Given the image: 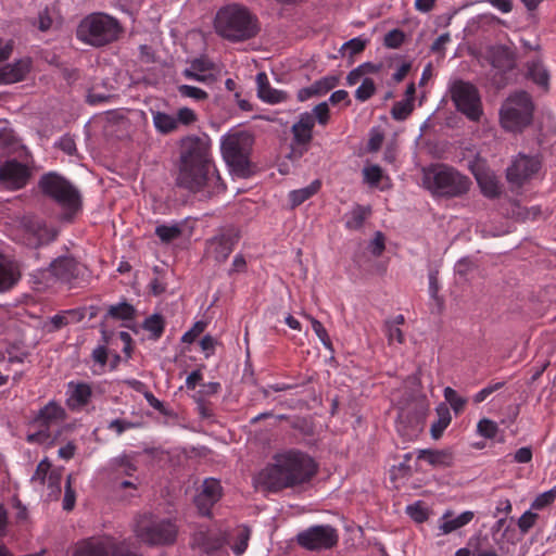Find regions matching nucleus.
I'll return each mask as SVG.
<instances>
[{"label":"nucleus","mask_w":556,"mask_h":556,"mask_svg":"<svg viewBox=\"0 0 556 556\" xmlns=\"http://www.w3.org/2000/svg\"><path fill=\"white\" fill-rule=\"evenodd\" d=\"M241 238L240 230L233 226L220 229L214 237L206 240L205 254L217 263H224Z\"/></svg>","instance_id":"obj_11"},{"label":"nucleus","mask_w":556,"mask_h":556,"mask_svg":"<svg viewBox=\"0 0 556 556\" xmlns=\"http://www.w3.org/2000/svg\"><path fill=\"white\" fill-rule=\"evenodd\" d=\"M182 233V228L179 224L174 225H159L155 228V235L159 237L162 243H170L178 239Z\"/></svg>","instance_id":"obj_38"},{"label":"nucleus","mask_w":556,"mask_h":556,"mask_svg":"<svg viewBox=\"0 0 556 556\" xmlns=\"http://www.w3.org/2000/svg\"><path fill=\"white\" fill-rule=\"evenodd\" d=\"M541 165L538 156L519 153L506 168V179L511 186L521 188L539 173Z\"/></svg>","instance_id":"obj_12"},{"label":"nucleus","mask_w":556,"mask_h":556,"mask_svg":"<svg viewBox=\"0 0 556 556\" xmlns=\"http://www.w3.org/2000/svg\"><path fill=\"white\" fill-rule=\"evenodd\" d=\"M214 27L217 35L231 42L250 40L261 30L257 16L240 3L222 7L216 13Z\"/></svg>","instance_id":"obj_3"},{"label":"nucleus","mask_w":556,"mask_h":556,"mask_svg":"<svg viewBox=\"0 0 556 556\" xmlns=\"http://www.w3.org/2000/svg\"><path fill=\"white\" fill-rule=\"evenodd\" d=\"M223 488L219 480L206 478L200 492L194 498V504L202 516H210L212 507L220 500Z\"/></svg>","instance_id":"obj_16"},{"label":"nucleus","mask_w":556,"mask_h":556,"mask_svg":"<svg viewBox=\"0 0 556 556\" xmlns=\"http://www.w3.org/2000/svg\"><path fill=\"white\" fill-rule=\"evenodd\" d=\"M31 59L23 58L0 68V85L22 81L31 68Z\"/></svg>","instance_id":"obj_20"},{"label":"nucleus","mask_w":556,"mask_h":556,"mask_svg":"<svg viewBox=\"0 0 556 556\" xmlns=\"http://www.w3.org/2000/svg\"><path fill=\"white\" fill-rule=\"evenodd\" d=\"M443 395L455 414H459L464 410L467 400L460 396L453 388L446 387L443 391Z\"/></svg>","instance_id":"obj_40"},{"label":"nucleus","mask_w":556,"mask_h":556,"mask_svg":"<svg viewBox=\"0 0 556 556\" xmlns=\"http://www.w3.org/2000/svg\"><path fill=\"white\" fill-rule=\"evenodd\" d=\"M68 388L71 391L66 404L71 409L81 408L90 402L92 390L89 384L71 382Z\"/></svg>","instance_id":"obj_26"},{"label":"nucleus","mask_w":556,"mask_h":556,"mask_svg":"<svg viewBox=\"0 0 556 556\" xmlns=\"http://www.w3.org/2000/svg\"><path fill=\"white\" fill-rule=\"evenodd\" d=\"M135 316H136L135 307L127 302H121L115 305H110L106 314L103 316V319L105 321L109 318L128 321V320H132L135 318Z\"/></svg>","instance_id":"obj_33"},{"label":"nucleus","mask_w":556,"mask_h":556,"mask_svg":"<svg viewBox=\"0 0 556 556\" xmlns=\"http://www.w3.org/2000/svg\"><path fill=\"white\" fill-rule=\"evenodd\" d=\"M178 93L184 98H190L194 101L201 102L208 99V93L201 88L190 85L177 86Z\"/></svg>","instance_id":"obj_42"},{"label":"nucleus","mask_w":556,"mask_h":556,"mask_svg":"<svg viewBox=\"0 0 556 556\" xmlns=\"http://www.w3.org/2000/svg\"><path fill=\"white\" fill-rule=\"evenodd\" d=\"M414 103L409 100H401L394 103L391 110V116L395 121H405L413 112Z\"/></svg>","instance_id":"obj_43"},{"label":"nucleus","mask_w":556,"mask_h":556,"mask_svg":"<svg viewBox=\"0 0 556 556\" xmlns=\"http://www.w3.org/2000/svg\"><path fill=\"white\" fill-rule=\"evenodd\" d=\"M71 482L72 476L70 475L66 479L65 494L63 498V509L67 511L74 508L76 500L75 491L72 489Z\"/></svg>","instance_id":"obj_58"},{"label":"nucleus","mask_w":556,"mask_h":556,"mask_svg":"<svg viewBox=\"0 0 556 556\" xmlns=\"http://www.w3.org/2000/svg\"><path fill=\"white\" fill-rule=\"evenodd\" d=\"M555 500H556V485L553 489L538 495L535 497V500L532 502L531 508L538 509V510L543 509L544 507L554 503Z\"/></svg>","instance_id":"obj_49"},{"label":"nucleus","mask_w":556,"mask_h":556,"mask_svg":"<svg viewBox=\"0 0 556 556\" xmlns=\"http://www.w3.org/2000/svg\"><path fill=\"white\" fill-rule=\"evenodd\" d=\"M31 177V169L16 159L7 160L0 165V187L9 191L25 188Z\"/></svg>","instance_id":"obj_14"},{"label":"nucleus","mask_w":556,"mask_h":556,"mask_svg":"<svg viewBox=\"0 0 556 556\" xmlns=\"http://www.w3.org/2000/svg\"><path fill=\"white\" fill-rule=\"evenodd\" d=\"M435 412L438 419L431 425L430 433L434 440H438L442 437L444 430L451 424L452 416L448 407L444 403L438 405Z\"/></svg>","instance_id":"obj_31"},{"label":"nucleus","mask_w":556,"mask_h":556,"mask_svg":"<svg viewBox=\"0 0 556 556\" xmlns=\"http://www.w3.org/2000/svg\"><path fill=\"white\" fill-rule=\"evenodd\" d=\"M384 136L378 129H371L369 135V140L367 143V150L369 152H377L383 142Z\"/></svg>","instance_id":"obj_63"},{"label":"nucleus","mask_w":556,"mask_h":556,"mask_svg":"<svg viewBox=\"0 0 556 556\" xmlns=\"http://www.w3.org/2000/svg\"><path fill=\"white\" fill-rule=\"evenodd\" d=\"M370 213L371 211L369 207H365L358 204L355 205L344 215L345 227L350 230L361 229Z\"/></svg>","instance_id":"obj_32"},{"label":"nucleus","mask_w":556,"mask_h":556,"mask_svg":"<svg viewBox=\"0 0 556 556\" xmlns=\"http://www.w3.org/2000/svg\"><path fill=\"white\" fill-rule=\"evenodd\" d=\"M317 472L312 457L299 451H289L274 457V463L262 469L255 481L268 492H279L308 482Z\"/></svg>","instance_id":"obj_2"},{"label":"nucleus","mask_w":556,"mask_h":556,"mask_svg":"<svg viewBox=\"0 0 556 556\" xmlns=\"http://www.w3.org/2000/svg\"><path fill=\"white\" fill-rule=\"evenodd\" d=\"M152 119L155 129L160 134L167 135L178 129L174 115L160 111H153Z\"/></svg>","instance_id":"obj_34"},{"label":"nucleus","mask_w":556,"mask_h":556,"mask_svg":"<svg viewBox=\"0 0 556 556\" xmlns=\"http://www.w3.org/2000/svg\"><path fill=\"white\" fill-rule=\"evenodd\" d=\"M55 146L67 155H74L77 152L75 140L70 135L62 136Z\"/></svg>","instance_id":"obj_59"},{"label":"nucleus","mask_w":556,"mask_h":556,"mask_svg":"<svg viewBox=\"0 0 556 556\" xmlns=\"http://www.w3.org/2000/svg\"><path fill=\"white\" fill-rule=\"evenodd\" d=\"M533 103L526 91L510 96L500 111L501 125L509 131H521L529 126L533 116Z\"/></svg>","instance_id":"obj_8"},{"label":"nucleus","mask_w":556,"mask_h":556,"mask_svg":"<svg viewBox=\"0 0 556 556\" xmlns=\"http://www.w3.org/2000/svg\"><path fill=\"white\" fill-rule=\"evenodd\" d=\"M313 116L315 122L317 121L320 125H326L329 122V106L327 102H321L313 109Z\"/></svg>","instance_id":"obj_57"},{"label":"nucleus","mask_w":556,"mask_h":556,"mask_svg":"<svg viewBox=\"0 0 556 556\" xmlns=\"http://www.w3.org/2000/svg\"><path fill=\"white\" fill-rule=\"evenodd\" d=\"M482 193L490 199L500 197L502 190L498 181L494 177H484L478 179Z\"/></svg>","instance_id":"obj_39"},{"label":"nucleus","mask_w":556,"mask_h":556,"mask_svg":"<svg viewBox=\"0 0 556 556\" xmlns=\"http://www.w3.org/2000/svg\"><path fill=\"white\" fill-rule=\"evenodd\" d=\"M206 323L199 320L194 323L191 329H189L187 332H185L181 337V341L184 343H192L195 341V339L205 330Z\"/></svg>","instance_id":"obj_54"},{"label":"nucleus","mask_w":556,"mask_h":556,"mask_svg":"<svg viewBox=\"0 0 556 556\" xmlns=\"http://www.w3.org/2000/svg\"><path fill=\"white\" fill-rule=\"evenodd\" d=\"M475 517L473 511L466 510L453 518V513L447 510L440 519L439 530L440 534H448L462 527L468 525Z\"/></svg>","instance_id":"obj_25"},{"label":"nucleus","mask_w":556,"mask_h":556,"mask_svg":"<svg viewBox=\"0 0 556 556\" xmlns=\"http://www.w3.org/2000/svg\"><path fill=\"white\" fill-rule=\"evenodd\" d=\"M376 92V85L371 78H364L361 86L355 91V98L359 102L370 99Z\"/></svg>","instance_id":"obj_45"},{"label":"nucleus","mask_w":556,"mask_h":556,"mask_svg":"<svg viewBox=\"0 0 556 556\" xmlns=\"http://www.w3.org/2000/svg\"><path fill=\"white\" fill-rule=\"evenodd\" d=\"M320 186L321 184L319 180H314L309 186L305 188L291 191L289 198L292 203V206H299L303 202L308 200L311 197L316 194L320 189Z\"/></svg>","instance_id":"obj_36"},{"label":"nucleus","mask_w":556,"mask_h":556,"mask_svg":"<svg viewBox=\"0 0 556 556\" xmlns=\"http://www.w3.org/2000/svg\"><path fill=\"white\" fill-rule=\"evenodd\" d=\"M315 118L313 114L305 112L299 116V121L293 124L291 131L293 141L300 146H307L313 139V128Z\"/></svg>","instance_id":"obj_22"},{"label":"nucleus","mask_w":556,"mask_h":556,"mask_svg":"<svg viewBox=\"0 0 556 556\" xmlns=\"http://www.w3.org/2000/svg\"><path fill=\"white\" fill-rule=\"evenodd\" d=\"M214 70V63L205 56L195 58L190 61L189 67L182 71V75L195 81L211 84L215 81V76L211 72Z\"/></svg>","instance_id":"obj_19"},{"label":"nucleus","mask_w":556,"mask_h":556,"mask_svg":"<svg viewBox=\"0 0 556 556\" xmlns=\"http://www.w3.org/2000/svg\"><path fill=\"white\" fill-rule=\"evenodd\" d=\"M50 468H51V464L49 463V460L47 458L42 459L38 464L35 472L31 477V481L39 482L40 484H45L47 476L51 472Z\"/></svg>","instance_id":"obj_55"},{"label":"nucleus","mask_w":556,"mask_h":556,"mask_svg":"<svg viewBox=\"0 0 556 556\" xmlns=\"http://www.w3.org/2000/svg\"><path fill=\"white\" fill-rule=\"evenodd\" d=\"M108 470L110 473L118 476L132 477L138 470V466L135 459V455L123 453L116 457L110 459L108 464Z\"/></svg>","instance_id":"obj_24"},{"label":"nucleus","mask_w":556,"mask_h":556,"mask_svg":"<svg viewBox=\"0 0 556 556\" xmlns=\"http://www.w3.org/2000/svg\"><path fill=\"white\" fill-rule=\"evenodd\" d=\"M123 31L119 22L105 13H92L84 17L76 30L81 42L96 48L116 41Z\"/></svg>","instance_id":"obj_6"},{"label":"nucleus","mask_w":556,"mask_h":556,"mask_svg":"<svg viewBox=\"0 0 556 556\" xmlns=\"http://www.w3.org/2000/svg\"><path fill=\"white\" fill-rule=\"evenodd\" d=\"M110 556H140L138 552L127 542H117L114 540V546L111 548Z\"/></svg>","instance_id":"obj_52"},{"label":"nucleus","mask_w":556,"mask_h":556,"mask_svg":"<svg viewBox=\"0 0 556 556\" xmlns=\"http://www.w3.org/2000/svg\"><path fill=\"white\" fill-rule=\"evenodd\" d=\"M142 328L151 333L153 340H157L164 332L165 320L162 315L153 314L144 319Z\"/></svg>","instance_id":"obj_37"},{"label":"nucleus","mask_w":556,"mask_h":556,"mask_svg":"<svg viewBox=\"0 0 556 556\" xmlns=\"http://www.w3.org/2000/svg\"><path fill=\"white\" fill-rule=\"evenodd\" d=\"M251 530L248 527H241L236 536V543L232 546V551L236 555H242L248 548Z\"/></svg>","instance_id":"obj_46"},{"label":"nucleus","mask_w":556,"mask_h":556,"mask_svg":"<svg viewBox=\"0 0 556 556\" xmlns=\"http://www.w3.org/2000/svg\"><path fill=\"white\" fill-rule=\"evenodd\" d=\"M65 419V409L58 402L50 401L38 410L30 425L37 429L36 435L48 439L50 438V428L63 422ZM34 437L35 434L29 435L28 440L33 441Z\"/></svg>","instance_id":"obj_13"},{"label":"nucleus","mask_w":556,"mask_h":556,"mask_svg":"<svg viewBox=\"0 0 556 556\" xmlns=\"http://www.w3.org/2000/svg\"><path fill=\"white\" fill-rule=\"evenodd\" d=\"M22 273L17 262L0 254V293L11 290L21 279Z\"/></svg>","instance_id":"obj_21"},{"label":"nucleus","mask_w":556,"mask_h":556,"mask_svg":"<svg viewBox=\"0 0 556 556\" xmlns=\"http://www.w3.org/2000/svg\"><path fill=\"white\" fill-rule=\"evenodd\" d=\"M135 533L148 545H169L176 541L178 528L170 519L144 514L136 520Z\"/></svg>","instance_id":"obj_7"},{"label":"nucleus","mask_w":556,"mask_h":556,"mask_svg":"<svg viewBox=\"0 0 556 556\" xmlns=\"http://www.w3.org/2000/svg\"><path fill=\"white\" fill-rule=\"evenodd\" d=\"M527 76L543 89L548 88L549 73L540 59L527 63Z\"/></svg>","instance_id":"obj_30"},{"label":"nucleus","mask_w":556,"mask_h":556,"mask_svg":"<svg viewBox=\"0 0 556 556\" xmlns=\"http://www.w3.org/2000/svg\"><path fill=\"white\" fill-rule=\"evenodd\" d=\"M177 127L179 125L189 126L193 124L197 121V114L193 110L185 106L177 111V114L175 116Z\"/></svg>","instance_id":"obj_51"},{"label":"nucleus","mask_w":556,"mask_h":556,"mask_svg":"<svg viewBox=\"0 0 556 556\" xmlns=\"http://www.w3.org/2000/svg\"><path fill=\"white\" fill-rule=\"evenodd\" d=\"M538 519V514L532 513L531 510H527L523 513L518 519V528L521 533L526 534L529 530L535 525Z\"/></svg>","instance_id":"obj_50"},{"label":"nucleus","mask_w":556,"mask_h":556,"mask_svg":"<svg viewBox=\"0 0 556 556\" xmlns=\"http://www.w3.org/2000/svg\"><path fill=\"white\" fill-rule=\"evenodd\" d=\"M510 210L508 212L509 216L518 222H525L528 219H535L541 215L540 206L532 207H523L517 200H511L509 202Z\"/></svg>","instance_id":"obj_35"},{"label":"nucleus","mask_w":556,"mask_h":556,"mask_svg":"<svg viewBox=\"0 0 556 556\" xmlns=\"http://www.w3.org/2000/svg\"><path fill=\"white\" fill-rule=\"evenodd\" d=\"M369 251L374 256H380L384 249V236L381 231H377L374 236V239L369 243Z\"/></svg>","instance_id":"obj_62"},{"label":"nucleus","mask_w":556,"mask_h":556,"mask_svg":"<svg viewBox=\"0 0 556 556\" xmlns=\"http://www.w3.org/2000/svg\"><path fill=\"white\" fill-rule=\"evenodd\" d=\"M471 184L468 176L444 164L430 167L424 175L425 187L439 198L463 197L469 191Z\"/></svg>","instance_id":"obj_5"},{"label":"nucleus","mask_w":556,"mask_h":556,"mask_svg":"<svg viewBox=\"0 0 556 556\" xmlns=\"http://www.w3.org/2000/svg\"><path fill=\"white\" fill-rule=\"evenodd\" d=\"M256 85L258 98L266 103L277 104L288 99V94L285 91L270 86L268 77L264 72L256 75Z\"/></svg>","instance_id":"obj_23"},{"label":"nucleus","mask_w":556,"mask_h":556,"mask_svg":"<svg viewBox=\"0 0 556 556\" xmlns=\"http://www.w3.org/2000/svg\"><path fill=\"white\" fill-rule=\"evenodd\" d=\"M308 318L311 320L312 328H313L314 332L319 338V340L323 342V344L325 346H330L331 345L330 338L328 336L326 328L323 326V324L314 317H308Z\"/></svg>","instance_id":"obj_61"},{"label":"nucleus","mask_w":556,"mask_h":556,"mask_svg":"<svg viewBox=\"0 0 556 556\" xmlns=\"http://www.w3.org/2000/svg\"><path fill=\"white\" fill-rule=\"evenodd\" d=\"M387 337L389 342L396 341L397 343L404 342V334L400 327L386 323Z\"/></svg>","instance_id":"obj_64"},{"label":"nucleus","mask_w":556,"mask_h":556,"mask_svg":"<svg viewBox=\"0 0 556 556\" xmlns=\"http://www.w3.org/2000/svg\"><path fill=\"white\" fill-rule=\"evenodd\" d=\"M491 63L501 71H510L515 67V55L508 47L497 46L491 51Z\"/></svg>","instance_id":"obj_29"},{"label":"nucleus","mask_w":556,"mask_h":556,"mask_svg":"<svg viewBox=\"0 0 556 556\" xmlns=\"http://www.w3.org/2000/svg\"><path fill=\"white\" fill-rule=\"evenodd\" d=\"M417 458L426 460L434 468L451 467L454 460L452 453L445 450H420Z\"/></svg>","instance_id":"obj_27"},{"label":"nucleus","mask_w":556,"mask_h":556,"mask_svg":"<svg viewBox=\"0 0 556 556\" xmlns=\"http://www.w3.org/2000/svg\"><path fill=\"white\" fill-rule=\"evenodd\" d=\"M364 177L370 185H378L382 178V169L378 165H371L363 169Z\"/></svg>","instance_id":"obj_60"},{"label":"nucleus","mask_w":556,"mask_h":556,"mask_svg":"<svg viewBox=\"0 0 556 556\" xmlns=\"http://www.w3.org/2000/svg\"><path fill=\"white\" fill-rule=\"evenodd\" d=\"M224 544L225 540L223 536L203 531L195 533L192 539V545L206 554L220 549Z\"/></svg>","instance_id":"obj_28"},{"label":"nucleus","mask_w":556,"mask_h":556,"mask_svg":"<svg viewBox=\"0 0 556 556\" xmlns=\"http://www.w3.org/2000/svg\"><path fill=\"white\" fill-rule=\"evenodd\" d=\"M477 431L485 439H494L498 432V427L495 421L482 418L477 425Z\"/></svg>","instance_id":"obj_47"},{"label":"nucleus","mask_w":556,"mask_h":556,"mask_svg":"<svg viewBox=\"0 0 556 556\" xmlns=\"http://www.w3.org/2000/svg\"><path fill=\"white\" fill-rule=\"evenodd\" d=\"M40 192L53 200L62 208V219L71 222L81 210L80 191L56 172L43 174L38 180Z\"/></svg>","instance_id":"obj_4"},{"label":"nucleus","mask_w":556,"mask_h":556,"mask_svg":"<svg viewBox=\"0 0 556 556\" xmlns=\"http://www.w3.org/2000/svg\"><path fill=\"white\" fill-rule=\"evenodd\" d=\"M296 542L309 551L330 548L337 544L338 535L330 526H314L300 532Z\"/></svg>","instance_id":"obj_15"},{"label":"nucleus","mask_w":556,"mask_h":556,"mask_svg":"<svg viewBox=\"0 0 556 556\" xmlns=\"http://www.w3.org/2000/svg\"><path fill=\"white\" fill-rule=\"evenodd\" d=\"M176 185L192 193L211 198L226 187L212 157V143L207 136H187L180 140Z\"/></svg>","instance_id":"obj_1"},{"label":"nucleus","mask_w":556,"mask_h":556,"mask_svg":"<svg viewBox=\"0 0 556 556\" xmlns=\"http://www.w3.org/2000/svg\"><path fill=\"white\" fill-rule=\"evenodd\" d=\"M49 271L62 282H72L80 274L79 263L72 256H59L50 263Z\"/></svg>","instance_id":"obj_18"},{"label":"nucleus","mask_w":556,"mask_h":556,"mask_svg":"<svg viewBox=\"0 0 556 556\" xmlns=\"http://www.w3.org/2000/svg\"><path fill=\"white\" fill-rule=\"evenodd\" d=\"M337 79L334 77H324L313 84L316 96L327 93L336 87Z\"/></svg>","instance_id":"obj_56"},{"label":"nucleus","mask_w":556,"mask_h":556,"mask_svg":"<svg viewBox=\"0 0 556 556\" xmlns=\"http://www.w3.org/2000/svg\"><path fill=\"white\" fill-rule=\"evenodd\" d=\"M450 94L458 112L471 122H480L483 115L482 101L479 90L473 84L457 79L452 83Z\"/></svg>","instance_id":"obj_10"},{"label":"nucleus","mask_w":556,"mask_h":556,"mask_svg":"<svg viewBox=\"0 0 556 556\" xmlns=\"http://www.w3.org/2000/svg\"><path fill=\"white\" fill-rule=\"evenodd\" d=\"M368 40L363 39L362 37H355L346 42L343 43L341 47V52L343 55L349 54V56H354L366 48Z\"/></svg>","instance_id":"obj_44"},{"label":"nucleus","mask_w":556,"mask_h":556,"mask_svg":"<svg viewBox=\"0 0 556 556\" xmlns=\"http://www.w3.org/2000/svg\"><path fill=\"white\" fill-rule=\"evenodd\" d=\"M113 538H89L76 544L73 556H110Z\"/></svg>","instance_id":"obj_17"},{"label":"nucleus","mask_w":556,"mask_h":556,"mask_svg":"<svg viewBox=\"0 0 556 556\" xmlns=\"http://www.w3.org/2000/svg\"><path fill=\"white\" fill-rule=\"evenodd\" d=\"M405 35L400 29H392L384 36V46L391 49L399 48L404 41Z\"/></svg>","instance_id":"obj_53"},{"label":"nucleus","mask_w":556,"mask_h":556,"mask_svg":"<svg viewBox=\"0 0 556 556\" xmlns=\"http://www.w3.org/2000/svg\"><path fill=\"white\" fill-rule=\"evenodd\" d=\"M9 363H24L29 356V351L22 343H10L7 348Z\"/></svg>","instance_id":"obj_41"},{"label":"nucleus","mask_w":556,"mask_h":556,"mask_svg":"<svg viewBox=\"0 0 556 556\" xmlns=\"http://www.w3.org/2000/svg\"><path fill=\"white\" fill-rule=\"evenodd\" d=\"M406 513L414 521L418 523L425 522L429 517L428 509L421 502H416L412 505H408L406 507Z\"/></svg>","instance_id":"obj_48"},{"label":"nucleus","mask_w":556,"mask_h":556,"mask_svg":"<svg viewBox=\"0 0 556 556\" xmlns=\"http://www.w3.org/2000/svg\"><path fill=\"white\" fill-rule=\"evenodd\" d=\"M251 140L243 134H235L222 141V154L231 169L239 177H249L251 174L249 152Z\"/></svg>","instance_id":"obj_9"}]
</instances>
